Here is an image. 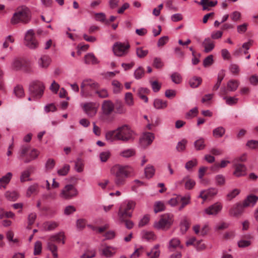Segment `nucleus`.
Instances as JSON below:
<instances>
[{"label": "nucleus", "instance_id": "nucleus-1", "mask_svg": "<svg viewBox=\"0 0 258 258\" xmlns=\"http://www.w3.org/2000/svg\"><path fill=\"white\" fill-rule=\"evenodd\" d=\"M133 171V168L128 165L116 164L111 169V172L115 176L114 182L117 186H120L125 183V179Z\"/></svg>", "mask_w": 258, "mask_h": 258}, {"label": "nucleus", "instance_id": "nucleus-19", "mask_svg": "<svg viewBox=\"0 0 258 258\" xmlns=\"http://www.w3.org/2000/svg\"><path fill=\"white\" fill-rule=\"evenodd\" d=\"M177 248H182V246L180 244V241L177 238H172L168 243V249L170 251H173Z\"/></svg>", "mask_w": 258, "mask_h": 258}, {"label": "nucleus", "instance_id": "nucleus-31", "mask_svg": "<svg viewBox=\"0 0 258 258\" xmlns=\"http://www.w3.org/2000/svg\"><path fill=\"white\" fill-rule=\"evenodd\" d=\"M225 133V129L222 126H219L213 131V136L216 138H220Z\"/></svg>", "mask_w": 258, "mask_h": 258}, {"label": "nucleus", "instance_id": "nucleus-5", "mask_svg": "<svg viewBox=\"0 0 258 258\" xmlns=\"http://www.w3.org/2000/svg\"><path fill=\"white\" fill-rule=\"evenodd\" d=\"M78 194L77 188L72 184L66 185L59 194L61 198L64 200H70L76 197Z\"/></svg>", "mask_w": 258, "mask_h": 258}, {"label": "nucleus", "instance_id": "nucleus-44", "mask_svg": "<svg viewBox=\"0 0 258 258\" xmlns=\"http://www.w3.org/2000/svg\"><path fill=\"white\" fill-rule=\"evenodd\" d=\"M145 74V70L142 67H139L134 72V77L137 79H141Z\"/></svg>", "mask_w": 258, "mask_h": 258}, {"label": "nucleus", "instance_id": "nucleus-55", "mask_svg": "<svg viewBox=\"0 0 258 258\" xmlns=\"http://www.w3.org/2000/svg\"><path fill=\"white\" fill-rule=\"evenodd\" d=\"M152 90L154 92H158L161 87V84H160L158 81H150Z\"/></svg>", "mask_w": 258, "mask_h": 258}, {"label": "nucleus", "instance_id": "nucleus-49", "mask_svg": "<svg viewBox=\"0 0 258 258\" xmlns=\"http://www.w3.org/2000/svg\"><path fill=\"white\" fill-rule=\"evenodd\" d=\"M142 237L147 240H154L155 235L153 232L144 231L142 232Z\"/></svg>", "mask_w": 258, "mask_h": 258}, {"label": "nucleus", "instance_id": "nucleus-36", "mask_svg": "<svg viewBox=\"0 0 258 258\" xmlns=\"http://www.w3.org/2000/svg\"><path fill=\"white\" fill-rule=\"evenodd\" d=\"M38 156V151L36 150H35V149H33L29 154L28 158H26L25 159L24 162L25 163H29L32 160H34L36 158H37Z\"/></svg>", "mask_w": 258, "mask_h": 258}, {"label": "nucleus", "instance_id": "nucleus-9", "mask_svg": "<svg viewBox=\"0 0 258 258\" xmlns=\"http://www.w3.org/2000/svg\"><path fill=\"white\" fill-rule=\"evenodd\" d=\"M130 48V45L128 43H124L120 42H115L112 46L114 54L119 57L126 55Z\"/></svg>", "mask_w": 258, "mask_h": 258}, {"label": "nucleus", "instance_id": "nucleus-56", "mask_svg": "<svg viewBox=\"0 0 258 258\" xmlns=\"http://www.w3.org/2000/svg\"><path fill=\"white\" fill-rule=\"evenodd\" d=\"M87 87H89L93 90H97L99 87V84L98 83L95 82L91 79H87Z\"/></svg>", "mask_w": 258, "mask_h": 258}, {"label": "nucleus", "instance_id": "nucleus-15", "mask_svg": "<svg viewBox=\"0 0 258 258\" xmlns=\"http://www.w3.org/2000/svg\"><path fill=\"white\" fill-rule=\"evenodd\" d=\"M235 170L233 175L236 177L244 176L246 174V167L244 164L235 163L234 165Z\"/></svg>", "mask_w": 258, "mask_h": 258}, {"label": "nucleus", "instance_id": "nucleus-25", "mask_svg": "<svg viewBox=\"0 0 258 258\" xmlns=\"http://www.w3.org/2000/svg\"><path fill=\"white\" fill-rule=\"evenodd\" d=\"M217 193V189L215 188L209 189L208 191H202L199 197L203 199L204 201L206 200L209 196H213Z\"/></svg>", "mask_w": 258, "mask_h": 258}, {"label": "nucleus", "instance_id": "nucleus-6", "mask_svg": "<svg viewBox=\"0 0 258 258\" xmlns=\"http://www.w3.org/2000/svg\"><path fill=\"white\" fill-rule=\"evenodd\" d=\"M173 217L172 215L169 214L162 215L159 221L155 222L154 227L158 229L169 228L173 223Z\"/></svg>", "mask_w": 258, "mask_h": 258}, {"label": "nucleus", "instance_id": "nucleus-58", "mask_svg": "<svg viewBox=\"0 0 258 258\" xmlns=\"http://www.w3.org/2000/svg\"><path fill=\"white\" fill-rule=\"evenodd\" d=\"M112 85L113 86V92L114 93H118L121 90V84L117 80H113L112 82Z\"/></svg>", "mask_w": 258, "mask_h": 258}, {"label": "nucleus", "instance_id": "nucleus-7", "mask_svg": "<svg viewBox=\"0 0 258 258\" xmlns=\"http://www.w3.org/2000/svg\"><path fill=\"white\" fill-rule=\"evenodd\" d=\"M24 43L25 45L30 49H34L37 48L38 42L35 38L33 29H29L26 32Z\"/></svg>", "mask_w": 258, "mask_h": 258}, {"label": "nucleus", "instance_id": "nucleus-42", "mask_svg": "<svg viewBox=\"0 0 258 258\" xmlns=\"http://www.w3.org/2000/svg\"><path fill=\"white\" fill-rule=\"evenodd\" d=\"M135 154V151L133 149L124 150L120 153V155L124 158H129Z\"/></svg>", "mask_w": 258, "mask_h": 258}, {"label": "nucleus", "instance_id": "nucleus-45", "mask_svg": "<svg viewBox=\"0 0 258 258\" xmlns=\"http://www.w3.org/2000/svg\"><path fill=\"white\" fill-rule=\"evenodd\" d=\"M240 192V189L235 188L231 191H229L226 195L227 198L228 200L230 201L235 198Z\"/></svg>", "mask_w": 258, "mask_h": 258}, {"label": "nucleus", "instance_id": "nucleus-13", "mask_svg": "<svg viewBox=\"0 0 258 258\" xmlns=\"http://www.w3.org/2000/svg\"><path fill=\"white\" fill-rule=\"evenodd\" d=\"M102 110L105 115H110L114 110V105L110 100H104L102 104Z\"/></svg>", "mask_w": 258, "mask_h": 258}, {"label": "nucleus", "instance_id": "nucleus-16", "mask_svg": "<svg viewBox=\"0 0 258 258\" xmlns=\"http://www.w3.org/2000/svg\"><path fill=\"white\" fill-rule=\"evenodd\" d=\"M83 109L86 113L90 117L94 116L97 112L95 104L92 102L84 104Z\"/></svg>", "mask_w": 258, "mask_h": 258}, {"label": "nucleus", "instance_id": "nucleus-54", "mask_svg": "<svg viewBox=\"0 0 258 258\" xmlns=\"http://www.w3.org/2000/svg\"><path fill=\"white\" fill-rule=\"evenodd\" d=\"M159 245L156 244L151 250V253L152 254V255L151 256V258H157L159 256L160 251L159 249Z\"/></svg>", "mask_w": 258, "mask_h": 258}, {"label": "nucleus", "instance_id": "nucleus-39", "mask_svg": "<svg viewBox=\"0 0 258 258\" xmlns=\"http://www.w3.org/2000/svg\"><path fill=\"white\" fill-rule=\"evenodd\" d=\"M38 190V184L37 183H34L30 186H29L27 189L26 195L27 197H29L33 194L35 193Z\"/></svg>", "mask_w": 258, "mask_h": 258}, {"label": "nucleus", "instance_id": "nucleus-34", "mask_svg": "<svg viewBox=\"0 0 258 258\" xmlns=\"http://www.w3.org/2000/svg\"><path fill=\"white\" fill-rule=\"evenodd\" d=\"M184 180L185 181V187L187 189H190L195 185V181L193 179L189 178L188 177L184 178L180 182V183H182Z\"/></svg>", "mask_w": 258, "mask_h": 258}, {"label": "nucleus", "instance_id": "nucleus-8", "mask_svg": "<svg viewBox=\"0 0 258 258\" xmlns=\"http://www.w3.org/2000/svg\"><path fill=\"white\" fill-rule=\"evenodd\" d=\"M29 90L31 95L36 97L40 98L43 94L44 86L40 81H34L30 84Z\"/></svg>", "mask_w": 258, "mask_h": 258}, {"label": "nucleus", "instance_id": "nucleus-22", "mask_svg": "<svg viewBox=\"0 0 258 258\" xmlns=\"http://www.w3.org/2000/svg\"><path fill=\"white\" fill-rule=\"evenodd\" d=\"M34 167L30 166L28 167L26 170L22 172L21 176H20V180L21 182H25L26 180H29L28 179L29 176H30V174L34 170Z\"/></svg>", "mask_w": 258, "mask_h": 258}, {"label": "nucleus", "instance_id": "nucleus-64", "mask_svg": "<svg viewBox=\"0 0 258 258\" xmlns=\"http://www.w3.org/2000/svg\"><path fill=\"white\" fill-rule=\"evenodd\" d=\"M198 112L197 107H194L190 109L189 112H187L185 115L186 118H189L195 116Z\"/></svg>", "mask_w": 258, "mask_h": 258}, {"label": "nucleus", "instance_id": "nucleus-60", "mask_svg": "<svg viewBox=\"0 0 258 258\" xmlns=\"http://www.w3.org/2000/svg\"><path fill=\"white\" fill-rule=\"evenodd\" d=\"M95 93L101 98H105L108 97V93L105 89H102L100 90H97L95 91Z\"/></svg>", "mask_w": 258, "mask_h": 258}, {"label": "nucleus", "instance_id": "nucleus-61", "mask_svg": "<svg viewBox=\"0 0 258 258\" xmlns=\"http://www.w3.org/2000/svg\"><path fill=\"white\" fill-rule=\"evenodd\" d=\"M76 211V208L73 206H68L64 209V214L66 215H70Z\"/></svg>", "mask_w": 258, "mask_h": 258}, {"label": "nucleus", "instance_id": "nucleus-3", "mask_svg": "<svg viewBox=\"0 0 258 258\" xmlns=\"http://www.w3.org/2000/svg\"><path fill=\"white\" fill-rule=\"evenodd\" d=\"M136 205V203L133 200H126L122 203L117 214L119 220H124V218H131Z\"/></svg>", "mask_w": 258, "mask_h": 258}, {"label": "nucleus", "instance_id": "nucleus-12", "mask_svg": "<svg viewBox=\"0 0 258 258\" xmlns=\"http://www.w3.org/2000/svg\"><path fill=\"white\" fill-rule=\"evenodd\" d=\"M28 66V63L27 60L19 58H15L12 63L13 69L16 71L26 70Z\"/></svg>", "mask_w": 258, "mask_h": 258}, {"label": "nucleus", "instance_id": "nucleus-43", "mask_svg": "<svg viewBox=\"0 0 258 258\" xmlns=\"http://www.w3.org/2000/svg\"><path fill=\"white\" fill-rule=\"evenodd\" d=\"M6 198L11 201H15L18 198V194L16 191H7L5 194Z\"/></svg>", "mask_w": 258, "mask_h": 258}, {"label": "nucleus", "instance_id": "nucleus-30", "mask_svg": "<svg viewBox=\"0 0 258 258\" xmlns=\"http://www.w3.org/2000/svg\"><path fill=\"white\" fill-rule=\"evenodd\" d=\"M154 106L157 109H161L166 108L167 106V102L160 99H155L154 101Z\"/></svg>", "mask_w": 258, "mask_h": 258}, {"label": "nucleus", "instance_id": "nucleus-17", "mask_svg": "<svg viewBox=\"0 0 258 258\" xmlns=\"http://www.w3.org/2000/svg\"><path fill=\"white\" fill-rule=\"evenodd\" d=\"M258 201V197L254 195L248 196L243 201L242 204L245 208L254 206Z\"/></svg>", "mask_w": 258, "mask_h": 258}, {"label": "nucleus", "instance_id": "nucleus-62", "mask_svg": "<svg viewBox=\"0 0 258 258\" xmlns=\"http://www.w3.org/2000/svg\"><path fill=\"white\" fill-rule=\"evenodd\" d=\"M213 63V56L210 55L206 57L203 61V65L205 67L211 66Z\"/></svg>", "mask_w": 258, "mask_h": 258}, {"label": "nucleus", "instance_id": "nucleus-59", "mask_svg": "<svg viewBox=\"0 0 258 258\" xmlns=\"http://www.w3.org/2000/svg\"><path fill=\"white\" fill-rule=\"evenodd\" d=\"M148 53V50H143L142 48L139 47L136 49V54L140 58H143Z\"/></svg>", "mask_w": 258, "mask_h": 258}, {"label": "nucleus", "instance_id": "nucleus-28", "mask_svg": "<svg viewBox=\"0 0 258 258\" xmlns=\"http://www.w3.org/2000/svg\"><path fill=\"white\" fill-rule=\"evenodd\" d=\"M85 62L86 64H97L99 61L94 54L92 53H89L84 56Z\"/></svg>", "mask_w": 258, "mask_h": 258}, {"label": "nucleus", "instance_id": "nucleus-26", "mask_svg": "<svg viewBox=\"0 0 258 258\" xmlns=\"http://www.w3.org/2000/svg\"><path fill=\"white\" fill-rule=\"evenodd\" d=\"M64 234L62 232H59L55 235H51L49 240L53 242H57L59 243L62 240V243L63 244L64 243Z\"/></svg>", "mask_w": 258, "mask_h": 258}, {"label": "nucleus", "instance_id": "nucleus-51", "mask_svg": "<svg viewBox=\"0 0 258 258\" xmlns=\"http://www.w3.org/2000/svg\"><path fill=\"white\" fill-rule=\"evenodd\" d=\"M70 169V166L68 164H65L62 168L58 170L57 173L60 176H65L66 175Z\"/></svg>", "mask_w": 258, "mask_h": 258}, {"label": "nucleus", "instance_id": "nucleus-52", "mask_svg": "<svg viewBox=\"0 0 258 258\" xmlns=\"http://www.w3.org/2000/svg\"><path fill=\"white\" fill-rule=\"evenodd\" d=\"M42 250V243L40 241H37L35 243L34 254L35 255H38L41 253Z\"/></svg>", "mask_w": 258, "mask_h": 258}, {"label": "nucleus", "instance_id": "nucleus-57", "mask_svg": "<svg viewBox=\"0 0 258 258\" xmlns=\"http://www.w3.org/2000/svg\"><path fill=\"white\" fill-rule=\"evenodd\" d=\"M171 78L173 82L175 84H179L181 81V77L178 73H174L171 76Z\"/></svg>", "mask_w": 258, "mask_h": 258}, {"label": "nucleus", "instance_id": "nucleus-53", "mask_svg": "<svg viewBox=\"0 0 258 258\" xmlns=\"http://www.w3.org/2000/svg\"><path fill=\"white\" fill-rule=\"evenodd\" d=\"M164 209L165 206L164 204L161 202H157L155 203L154 205V211L155 213H157L158 212L163 211Z\"/></svg>", "mask_w": 258, "mask_h": 258}, {"label": "nucleus", "instance_id": "nucleus-10", "mask_svg": "<svg viewBox=\"0 0 258 258\" xmlns=\"http://www.w3.org/2000/svg\"><path fill=\"white\" fill-rule=\"evenodd\" d=\"M244 208L242 203H237L233 205L229 210V214L230 216L237 217L240 216L244 212Z\"/></svg>", "mask_w": 258, "mask_h": 258}, {"label": "nucleus", "instance_id": "nucleus-37", "mask_svg": "<svg viewBox=\"0 0 258 258\" xmlns=\"http://www.w3.org/2000/svg\"><path fill=\"white\" fill-rule=\"evenodd\" d=\"M190 197L189 195H186L184 197H180L179 201L182 202L181 205L179 208V210L181 211L187 205L190 203Z\"/></svg>", "mask_w": 258, "mask_h": 258}, {"label": "nucleus", "instance_id": "nucleus-23", "mask_svg": "<svg viewBox=\"0 0 258 258\" xmlns=\"http://www.w3.org/2000/svg\"><path fill=\"white\" fill-rule=\"evenodd\" d=\"M114 105L115 112L117 114H123L126 112V108L124 104L120 101H117Z\"/></svg>", "mask_w": 258, "mask_h": 258}, {"label": "nucleus", "instance_id": "nucleus-47", "mask_svg": "<svg viewBox=\"0 0 258 258\" xmlns=\"http://www.w3.org/2000/svg\"><path fill=\"white\" fill-rule=\"evenodd\" d=\"M186 144L187 141L185 139H183L181 141L179 142L176 147L177 151L178 152H182L184 151Z\"/></svg>", "mask_w": 258, "mask_h": 258}, {"label": "nucleus", "instance_id": "nucleus-38", "mask_svg": "<svg viewBox=\"0 0 258 258\" xmlns=\"http://www.w3.org/2000/svg\"><path fill=\"white\" fill-rule=\"evenodd\" d=\"M194 146L197 150H203L206 147L205 140L203 138H200L194 142Z\"/></svg>", "mask_w": 258, "mask_h": 258}, {"label": "nucleus", "instance_id": "nucleus-29", "mask_svg": "<svg viewBox=\"0 0 258 258\" xmlns=\"http://www.w3.org/2000/svg\"><path fill=\"white\" fill-rule=\"evenodd\" d=\"M202 82V79L201 77L194 76L189 81L190 86L193 88H197Z\"/></svg>", "mask_w": 258, "mask_h": 258}, {"label": "nucleus", "instance_id": "nucleus-18", "mask_svg": "<svg viewBox=\"0 0 258 258\" xmlns=\"http://www.w3.org/2000/svg\"><path fill=\"white\" fill-rule=\"evenodd\" d=\"M204 48V52L208 53L211 52L215 47L214 42L209 37L206 38L202 43Z\"/></svg>", "mask_w": 258, "mask_h": 258}, {"label": "nucleus", "instance_id": "nucleus-24", "mask_svg": "<svg viewBox=\"0 0 258 258\" xmlns=\"http://www.w3.org/2000/svg\"><path fill=\"white\" fill-rule=\"evenodd\" d=\"M117 132L116 130L107 132L105 134V139L109 142L112 143L115 141H118Z\"/></svg>", "mask_w": 258, "mask_h": 258}, {"label": "nucleus", "instance_id": "nucleus-32", "mask_svg": "<svg viewBox=\"0 0 258 258\" xmlns=\"http://www.w3.org/2000/svg\"><path fill=\"white\" fill-rule=\"evenodd\" d=\"M239 82L236 80H230L227 83V87L229 91L233 92L237 90L239 86Z\"/></svg>", "mask_w": 258, "mask_h": 258}, {"label": "nucleus", "instance_id": "nucleus-40", "mask_svg": "<svg viewBox=\"0 0 258 258\" xmlns=\"http://www.w3.org/2000/svg\"><path fill=\"white\" fill-rule=\"evenodd\" d=\"M14 93L16 96L18 98H21L24 95V91L23 88L21 85H17L14 88Z\"/></svg>", "mask_w": 258, "mask_h": 258}, {"label": "nucleus", "instance_id": "nucleus-46", "mask_svg": "<svg viewBox=\"0 0 258 258\" xmlns=\"http://www.w3.org/2000/svg\"><path fill=\"white\" fill-rule=\"evenodd\" d=\"M223 99L225 100L226 103L228 105H233L236 104L238 100L237 98L235 97H226L224 96Z\"/></svg>", "mask_w": 258, "mask_h": 258}, {"label": "nucleus", "instance_id": "nucleus-35", "mask_svg": "<svg viewBox=\"0 0 258 258\" xmlns=\"http://www.w3.org/2000/svg\"><path fill=\"white\" fill-rule=\"evenodd\" d=\"M154 174L155 169L153 166L149 165L145 168V174L146 178H150L153 176Z\"/></svg>", "mask_w": 258, "mask_h": 258}, {"label": "nucleus", "instance_id": "nucleus-11", "mask_svg": "<svg viewBox=\"0 0 258 258\" xmlns=\"http://www.w3.org/2000/svg\"><path fill=\"white\" fill-rule=\"evenodd\" d=\"M155 138L153 133L147 132L143 134L140 139L141 146L144 148L151 144Z\"/></svg>", "mask_w": 258, "mask_h": 258}, {"label": "nucleus", "instance_id": "nucleus-63", "mask_svg": "<svg viewBox=\"0 0 258 258\" xmlns=\"http://www.w3.org/2000/svg\"><path fill=\"white\" fill-rule=\"evenodd\" d=\"M110 156V153L109 151L102 152L100 154L99 157L102 162H106Z\"/></svg>", "mask_w": 258, "mask_h": 258}, {"label": "nucleus", "instance_id": "nucleus-48", "mask_svg": "<svg viewBox=\"0 0 258 258\" xmlns=\"http://www.w3.org/2000/svg\"><path fill=\"white\" fill-rule=\"evenodd\" d=\"M12 177L11 172H8L5 175L0 178V182L2 184H7L10 181Z\"/></svg>", "mask_w": 258, "mask_h": 258}, {"label": "nucleus", "instance_id": "nucleus-27", "mask_svg": "<svg viewBox=\"0 0 258 258\" xmlns=\"http://www.w3.org/2000/svg\"><path fill=\"white\" fill-rule=\"evenodd\" d=\"M58 226V224L55 221H46L43 224L42 227L45 231H52Z\"/></svg>", "mask_w": 258, "mask_h": 258}, {"label": "nucleus", "instance_id": "nucleus-4", "mask_svg": "<svg viewBox=\"0 0 258 258\" xmlns=\"http://www.w3.org/2000/svg\"><path fill=\"white\" fill-rule=\"evenodd\" d=\"M117 132L118 140L121 141L123 142H127L132 141L134 139L135 133L131 128V127L126 125L124 124L116 129Z\"/></svg>", "mask_w": 258, "mask_h": 258}, {"label": "nucleus", "instance_id": "nucleus-33", "mask_svg": "<svg viewBox=\"0 0 258 258\" xmlns=\"http://www.w3.org/2000/svg\"><path fill=\"white\" fill-rule=\"evenodd\" d=\"M180 230L182 234H184L188 230L189 226V222L187 219L184 217L180 223Z\"/></svg>", "mask_w": 258, "mask_h": 258}, {"label": "nucleus", "instance_id": "nucleus-21", "mask_svg": "<svg viewBox=\"0 0 258 258\" xmlns=\"http://www.w3.org/2000/svg\"><path fill=\"white\" fill-rule=\"evenodd\" d=\"M51 62V59L50 57L46 55H42L38 59V64L40 68H46L50 64Z\"/></svg>", "mask_w": 258, "mask_h": 258}, {"label": "nucleus", "instance_id": "nucleus-41", "mask_svg": "<svg viewBox=\"0 0 258 258\" xmlns=\"http://www.w3.org/2000/svg\"><path fill=\"white\" fill-rule=\"evenodd\" d=\"M124 100L126 104L129 106H132L134 104L133 96L132 94L130 92L125 93Z\"/></svg>", "mask_w": 258, "mask_h": 258}, {"label": "nucleus", "instance_id": "nucleus-50", "mask_svg": "<svg viewBox=\"0 0 258 258\" xmlns=\"http://www.w3.org/2000/svg\"><path fill=\"white\" fill-rule=\"evenodd\" d=\"M216 184L220 186L224 185L225 183V177L222 174H218L215 177Z\"/></svg>", "mask_w": 258, "mask_h": 258}, {"label": "nucleus", "instance_id": "nucleus-20", "mask_svg": "<svg viewBox=\"0 0 258 258\" xmlns=\"http://www.w3.org/2000/svg\"><path fill=\"white\" fill-rule=\"evenodd\" d=\"M217 3L218 1L217 0L213 1H210V0H201V1L198 3L199 5L202 6L203 10L204 11L210 10L209 7H214Z\"/></svg>", "mask_w": 258, "mask_h": 258}, {"label": "nucleus", "instance_id": "nucleus-14", "mask_svg": "<svg viewBox=\"0 0 258 258\" xmlns=\"http://www.w3.org/2000/svg\"><path fill=\"white\" fill-rule=\"evenodd\" d=\"M222 206L220 203H216L205 210V213L209 215H216L221 211Z\"/></svg>", "mask_w": 258, "mask_h": 258}, {"label": "nucleus", "instance_id": "nucleus-2", "mask_svg": "<svg viewBox=\"0 0 258 258\" xmlns=\"http://www.w3.org/2000/svg\"><path fill=\"white\" fill-rule=\"evenodd\" d=\"M31 19V12L26 6L18 7L16 10L11 18V22L15 25L19 23L26 24L29 23Z\"/></svg>", "mask_w": 258, "mask_h": 258}]
</instances>
